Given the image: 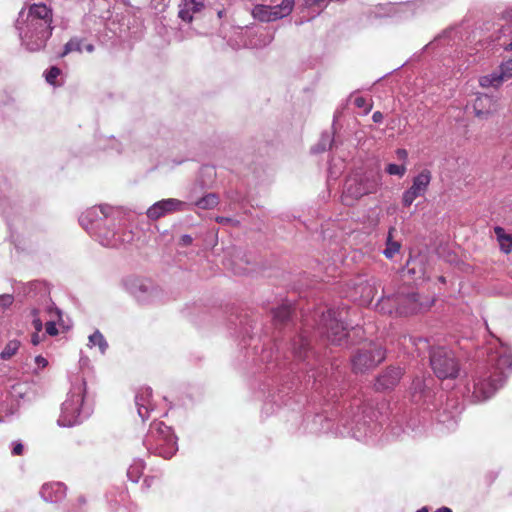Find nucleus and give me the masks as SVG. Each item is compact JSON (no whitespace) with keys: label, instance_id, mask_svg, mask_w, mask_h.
<instances>
[{"label":"nucleus","instance_id":"nucleus-37","mask_svg":"<svg viewBox=\"0 0 512 512\" xmlns=\"http://www.w3.org/2000/svg\"><path fill=\"white\" fill-rule=\"evenodd\" d=\"M13 303V297L11 295H1L0 296V305L3 307H8Z\"/></svg>","mask_w":512,"mask_h":512},{"label":"nucleus","instance_id":"nucleus-8","mask_svg":"<svg viewBox=\"0 0 512 512\" xmlns=\"http://www.w3.org/2000/svg\"><path fill=\"white\" fill-rule=\"evenodd\" d=\"M382 185V176L380 172H367L360 180H353L348 182L346 192L354 199L369 194L376 193Z\"/></svg>","mask_w":512,"mask_h":512},{"label":"nucleus","instance_id":"nucleus-10","mask_svg":"<svg viewBox=\"0 0 512 512\" xmlns=\"http://www.w3.org/2000/svg\"><path fill=\"white\" fill-rule=\"evenodd\" d=\"M186 202L178 199L169 198L156 202L147 210V217L151 220H157L166 214L183 211L187 208Z\"/></svg>","mask_w":512,"mask_h":512},{"label":"nucleus","instance_id":"nucleus-36","mask_svg":"<svg viewBox=\"0 0 512 512\" xmlns=\"http://www.w3.org/2000/svg\"><path fill=\"white\" fill-rule=\"evenodd\" d=\"M24 452V446L20 442H15L12 448V455L21 456Z\"/></svg>","mask_w":512,"mask_h":512},{"label":"nucleus","instance_id":"nucleus-33","mask_svg":"<svg viewBox=\"0 0 512 512\" xmlns=\"http://www.w3.org/2000/svg\"><path fill=\"white\" fill-rule=\"evenodd\" d=\"M375 281H372V283L370 281H367V286H366V289H367V292H366V300L367 302H371L372 299L374 298L375 294L377 293V288L375 286Z\"/></svg>","mask_w":512,"mask_h":512},{"label":"nucleus","instance_id":"nucleus-34","mask_svg":"<svg viewBox=\"0 0 512 512\" xmlns=\"http://www.w3.org/2000/svg\"><path fill=\"white\" fill-rule=\"evenodd\" d=\"M31 314L33 317L32 324L34 326V329L36 332H40L42 330L43 324H42L41 319L38 316V310L33 309Z\"/></svg>","mask_w":512,"mask_h":512},{"label":"nucleus","instance_id":"nucleus-3","mask_svg":"<svg viewBox=\"0 0 512 512\" xmlns=\"http://www.w3.org/2000/svg\"><path fill=\"white\" fill-rule=\"evenodd\" d=\"M430 365L439 379H455L460 372L459 360L446 347H434L430 352Z\"/></svg>","mask_w":512,"mask_h":512},{"label":"nucleus","instance_id":"nucleus-5","mask_svg":"<svg viewBox=\"0 0 512 512\" xmlns=\"http://www.w3.org/2000/svg\"><path fill=\"white\" fill-rule=\"evenodd\" d=\"M342 314L343 311L328 309L321 315L319 329L321 333L326 335L327 340L335 345L345 344L348 336L347 327L344 325Z\"/></svg>","mask_w":512,"mask_h":512},{"label":"nucleus","instance_id":"nucleus-41","mask_svg":"<svg viewBox=\"0 0 512 512\" xmlns=\"http://www.w3.org/2000/svg\"><path fill=\"white\" fill-rule=\"evenodd\" d=\"M396 155L400 160H406L408 157V152L405 149L399 148L396 150Z\"/></svg>","mask_w":512,"mask_h":512},{"label":"nucleus","instance_id":"nucleus-19","mask_svg":"<svg viewBox=\"0 0 512 512\" xmlns=\"http://www.w3.org/2000/svg\"><path fill=\"white\" fill-rule=\"evenodd\" d=\"M494 233L497 237L500 250L505 254H510L512 252V234H507L504 228L500 226L494 228Z\"/></svg>","mask_w":512,"mask_h":512},{"label":"nucleus","instance_id":"nucleus-7","mask_svg":"<svg viewBox=\"0 0 512 512\" xmlns=\"http://www.w3.org/2000/svg\"><path fill=\"white\" fill-rule=\"evenodd\" d=\"M434 304V299L422 297L411 288H403L399 291V316L413 315L429 309Z\"/></svg>","mask_w":512,"mask_h":512},{"label":"nucleus","instance_id":"nucleus-18","mask_svg":"<svg viewBox=\"0 0 512 512\" xmlns=\"http://www.w3.org/2000/svg\"><path fill=\"white\" fill-rule=\"evenodd\" d=\"M83 403V397L80 394H74L71 398L62 404L63 413H69L72 418H76Z\"/></svg>","mask_w":512,"mask_h":512},{"label":"nucleus","instance_id":"nucleus-15","mask_svg":"<svg viewBox=\"0 0 512 512\" xmlns=\"http://www.w3.org/2000/svg\"><path fill=\"white\" fill-rule=\"evenodd\" d=\"M473 107L478 117H486L497 110V103L491 96L480 94L475 99Z\"/></svg>","mask_w":512,"mask_h":512},{"label":"nucleus","instance_id":"nucleus-30","mask_svg":"<svg viewBox=\"0 0 512 512\" xmlns=\"http://www.w3.org/2000/svg\"><path fill=\"white\" fill-rule=\"evenodd\" d=\"M61 74V70L56 67V66H52L45 74V79L46 81L51 84V85H55L56 84V79L58 78V76Z\"/></svg>","mask_w":512,"mask_h":512},{"label":"nucleus","instance_id":"nucleus-29","mask_svg":"<svg viewBox=\"0 0 512 512\" xmlns=\"http://www.w3.org/2000/svg\"><path fill=\"white\" fill-rule=\"evenodd\" d=\"M406 166L405 165H398V164H388L386 167V172L389 175H396L399 177H402L406 173Z\"/></svg>","mask_w":512,"mask_h":512},{"label":"nucleus","instance_id":"nucleus-11","mask_svg":"<svg viewBox=\"0 0 512 512\" xmlns=\"http://www.w3.org/2000/svg\"><path fill=\"white\" fill-rule=\"evenodd\" d=\"M403 371L400 367H389L383 371L376 379L375 389L384 391L393 389L400 381Z\"/></svg>","mask_w":512,"mask_h":512},{"label":"nucleus","instance_id":"nucleus-50","mask_svg":"<svg viewBox=\"0 0 512 512\" xmlns=\"http://www.w3.org/2000/svg\"><path fill=\"white\" fill-rule=\"evenodd\" d=\"M417 512H428L426 508L419 509Z\"/></svg>","mask_w":512,"mask_h":512},{"label":"nucleus","instance_id":"nucleus-23","mask_svg":"<svg viewBox=\"0 0 512 512\" xmlns=\"http://www.w3.org/2000/svg\"><path fill=\"white\" fill-rule=\"evenodd\" d=\"M291 312V305L283 304L273 311V319L277 324H284L290 319Z\"/></svg>","mask_w":512,"mask_h":512},{"label":"nucleus","instance_id":"nucleus-51","mask_svg":"<svg viewBox=\"0 0 512 512\" xmlns=\"http://www.w3.org/2000/svg\"><path fill=\"white\" fill-rule=\"evenodd\" d=\"M439 280H440L441 282H443V283L445 282V278H444L443 276H441V277L439 278Z\"/></svg>","mask_w":512,"mask_h":512},{"label":"nucleus","instance_id":"nucleus-31","mask_svg":"<svg viewBox=\"0 0 512 512\" xmlns=\"http://www.w3.org/2000/svg\"><path fill=\"white\" fill-rule=\"evenodd\" d=\"M500 70H501V74L503 75L504 79L511 78L512 77V58L503 62L500 65Z\"/></svg>","mask_w":512,"mask_h":512},{"label":"nucleus","instance_id":"nucleus-28","mask_svg":"<svg viewBox=\"0 0 512 512\" xmlns=\"http://www.w3.org/2000/svg\"><path fill=\"white\" fill-rule=\"evenodd\" d=\"M81 52V41L78 39H71L68 41L65 46L63 52L60 54V57L63 58L71 52Z\"/></svg>","mask_w":512,"mask_h":512},{"label":"nucleus","instance_id":"nucleus-24","mask_svg":"<svg viewBox=\"0 0 512 512\" xmlns=\"http://www.w3.org/2000/svg\"><path fill=\"white\" fill-rule=\"evenodd\" d=\"M218 203H219L218 196L214 193H209V194L203 196L202 198H200L199 200H197L194 203V205L200 209L208 210V209H213L214 207H216L218 205Z\"/></svg>","mask_w":512,"mask_h":512},{"label":"nucleus","instance_id":"nucleus-39","mask_svg":"<svg viewBox=\"0 0 512 512\" xmlns=\"http://www.w3.org/2000/svg\"><path fill=\"white\" fill-rule=\"evenodd\" d=\"M502 19H504L506 22L508 23H512V7L511 8H508L506 9L503 13H502Z\"/></svg>","mask_w":512,"mask_h":512},{"label":"nucleus","instance_id":"nucleus-38","mask_svg":"<svg viewBox=\"0 0 512 512\" xmlns=\"http://www.w3.org/2000/svg\"><path fill=\"white\" fill-rule=\"evenodd\" d=\"M192 241H193L192 237L190 235H187V234L182 235L181 238H180V244L182 246H189V245L192 244Z\"/></svg>","mask_w":512,"mask_h":512},{"label":"nucleus","instance_id":"nucleus-45","mask_svg":"<svg viewBox=\"0 0 512 512\" xmlns=\"http://www.w3.org/2000/svg\"><path fill=\"white\" fill-rule=\"evenodd\" d=\"M38 333H39V332H36V331H35V333H34V334L32 335V337H31V342H32V344H33V345H35V346H36V345H38V344L40 343V341H41L40 336H39V334H38Z\"/></svg>","mask_w":512,"mask_h":512},{"label":"nucleus","instance_id":"nucleus-9","mask_svg":"<svg viewBox=\"0 0 512 512\" xmlns=\"http://www.w3.org/2000/svg\"><path fill=\"white\" fill-rule=\"evenodd\" d=\"M432 180V173L428 169H423L412 180V185L409 189L405 190L402 195V204L404 207H410L414 200L423 196L430 185Z\"/></svg>","mask_w":512,"mask_h":512},{"label":"nucleus","instance_id":"nucleus-17","mask_svg":"<svg viewBox=\"0 0 512 512\" xmlns=\"http://www.w3.org/2000/svg\"><path fill=\"white\" fill-rule=\"evenodd\" d=\"M294 5V0H282L280 4L271 6L273 20L276 21L290 15L293 11Z\"/></svg>","mask_w":512,"mask_h":512},{"label":"nucleus","instance_id":"nucleus-1","mask_svg":"<svg viewBox=\"0 0 512 512\" xmlns=\"http://www.w3.org/2000/svg\"><path fill=\"white\" fill-rule=\"evenodd\" d=\"M53 12L43 3L29 5L19 13L16 28L22 44L30 52H38L45 48L53 32Z\"/></svg>","mask_w":512,"mask_h":512},{"label":"nucleus","instance_id":"nucleus-27","mask_svg":"<svg viewBox=\"0 0 512 512\" xmlns=\"http://www.w3.org/2000/svg\"><path fill=\"white\" fill-rule=\"evenodd\" d=\"M89 342L93 346H98L102 352H104L108 346L104 336L99 331H95L89 336Z\"/></svg>","mask_w":512,"mask_h":512},{"label":"nucleus","instance_id":"nucleus-25","mask_svg":"<svg viewBox=\"0 0 512 512\" xmlns=\"http://www.w3.org/2000/svg\"><path fill=\"white\" fill-rule=\"evenodd\" d=\"M309 348V341L300 335L297 340L294 342V353L296 356H298L300 359H304L307 355V351Z\"/></svg>","mask_w":512,"mask_h":512},{"label":"nucleus","instance_id":"nucleus-48","mask_svg":"<svg viewBox=\"0 0 512 512\" xmlns=\"http://www.w3.org/2000/svg\"><path fill=\"white\" fill-rule=\"evenodd\" d=\"M217 15L219 18H222L224 16V10L218 11Z\"/></svg>","mask_w":512,"mask_h":512},{"label":"nucleus","instance_id":"nucleus-40","mask_svg":"<svg viewBox=\"0 0 512 512\" xmlns=\"http://www.w3.org/2000/svg\"><path fill=\"white\" fill-rule=\"evenodd\" d=\"M75 502L76 507L81 508L86 505L87 500L84 495H79L77 496Z\"/></svg>","mask_w":512,"mask_h":512},{"label":"nucleus","instance_id":"nucleus-22","mask_svg":"<svg viewBox=\"0 0 512 512\" xmlns=\"http://www.w3.org/2000/svg\"><path fill=\"white\" fill-rule=\"evenodd\" d=\"M504 80L505 79H504L503 75L501 74V72L500 73H492V74L480 77L479 84L483 88H488V87L497 88L502 84V82Z\"/></svg>","mask_w":512,"mask_h":512},{"label":"nucleus","instance_id":"nucleus-12","mask_svg":"<svg viewBox=\"0 0 512 512\" xmlns=\"http://www.w3.org/2000/svg\"><path fill=\"white\" fill-rule=\"evenodd\" d=\"M151 398L152 390L148 387L139 389L135 396L138 414L143 421L149 417V412L152 410Z\"/></svg>","mask_w":512,"mask_h":512},{"label":"nucleus","instance_id":"nucleus-14","mask_svg":"<svg viewBox=\"0 0 512 512\" xmlns=\"http://www.w3.org/2000/svg\"><path fill=\"white\" fill-rule=\"evenodd\" d=\"M67 487L60 482L47 483L42 486L41 495L47 502H58L65 498Z\"/></svg>","mask_w":512,"mask_h":512},{"label":"nucleus","instance_id":"nucleus-4","mask_svg":"<svg viewBox=\"0 0 512 512\" xmlns=\"http://www.w3.org/2000/svg\"><path fill=\"white\" fill-rule=\"evenodd\" d=\"M385 359V351L375 342L364 343L351 358L354 373H365L377 367Z\"/></svg>","mask_w":512,"mask_h":512},{"label":"nucleus","instance_id":"nucleus-35","mask_svg":"<svg viewBox=\"0 0 512 512\" xmlns=\"http://www.w3.org/2000/svg\"><path fill=\"white\" fill-rule=\"evenodd\" d=\"M46 333L50 336L58 335V329L56 328V324L53 321H48L45 324Z\"/></svg>","mask_w":512,"mask_h":512},{"label":"nucleus","instance_id":"nucleus-21","mask_svg":"<svg viewBox=\"0 0 512 512\" xmlns=\"http://www.w3.org/2000/svg\"><path fill=\"white\" fill-rule=\"evenodd\" d=\"M251 14L253 18L261 22L274 21L271 12V6L269 5L257 4L253 7Z\"/></svg>","mask_w":512,"mask_h":512},{"label":"nucleus","instance_id":"nucleus-49","mask_svg":"<svg viewBox=\"0 0 512 512\" xmlns=\"http://www.w3.org/2000/svg\"><path fill=\"white\" fill-rule=\"evenodd\" d=\"M87 50L90 51V52L93 51V46L92 45H88L87 46Z\"/></svg>","mask_w":512,"mask_h":512},{"label":"nucleus","instance_id":"nucleus-6","mask_svg":"<svg viewBox=\"0 0 512 512\" xmlns=\"http://www.w3.org/2000/svg\"><path fill=\"white\" fill-rule=\"evenodd\" d=\"M156 441L155 451L164 459H170L177 451V439L171 428L163 422L154 423L150 430Z\"/></svg>","mask_w":512,"mask_h":512},{"label":"nucleus","instance_id":"nucleus-13","mask_svg":"<svg viewBox=\"0 0 512 512\" xmlns=\"http://www.w3.org/2000/svg\"><path fill=\"white\" fill-rule=\"evenodd\" d=\"M205 5L202 0H182L179 5L178 16L181 20L191 23L193 15L201 12Z\"/></svg>","mask_w":512,"mask_h":512},{"label":"nucleus","instance_id":"nucleus-2","mask_svg":"<svg viewBox=\"0 0 512 512\" xmlns=\"http://www.w3.org/2000/svg\"><path fill=\"white\" fill-rule=\"evenodd\" d=\"M490 368H484L477 372L474 379L473 396L478 401H484L494 395L501 388L512 371V355L504 352L497 358Z\"/></svg>","mask_w":512,"mask_h":512},{"label":"nucleus","instance_id":"nucleus-32","mask_svg":"<svg viewBox=\"0 0 512 512\" xmlns=\"http://www.w3.org/2000/svg\"><path fill=\"white\" fill-rule=\"evenodd\" d=\"M354 104L358 108H364V112L366 114H368L371 111L372 107H373L372 103H367V101H366V99L364 97H357V98H355Z\"/></svg>","mask_w":512,"mask_h":512},{"label":"nucleus","instance_id":"nucleus-42","mask_svg":"<svg viewBox=\"0 0 512 512\" xmlns=\"http://www.w3.org/2000/svg\"><path fill=\"white\" fill-rule=\"evenodd\" d=\"M383 114L380 111H376L372 115V119L375 123H380L383 120Z\"/></svg>","mask_w":512,"mask_h":512},{"label":"nucleus","instance_id":"nucleus-26","mask_svg":"<svg viewBox=\"0 0 512 512\" xmlns=\"http://www.w3.org/2000/svg\"><path fill=\"white\" fill-rule=\"evenodd\" d=\"M19 347H20V342L18 340L9 341L0 354L1 358L4 360L10 359L12 356H14L17 353Z\"/></svg>","mask_w":512,"mask_h":512},{"label":"nucleus","instance_id":"nucleus-47","mask_svg":"<svg viewBox=\"0 0 512 512\" xmlns=\"http://www.w3.org/2000/svg\"><path fill=\"white\" fill-rule=\"evenodd\" d=\"M504 50L506 51H512V42L507 44L505 47H504Z\"/></svg>","mask_w":512,"mask_h":512},{"label":"nucleus","instance_id":"nucleus-16","mask_svg":"<svg viewBox=\"0 0 512 512\" xmlns=\"http://www.w3.org/2000/svg\"><path fill=\"white\" fill-rule=\"evenodd\" d=\"M399 292L392 296L383 297L377 303V310L380 313L399 316Z\"/></svg>","mask_w":512,"mask_h":512},{"label":"nucleus","instance_id":"nucleus-46","mask_svg":"<svg viewBox=\"0 0 512 512\" xmlns=\"http://www.w3.org/2000/svg\"><path fill=\"white\" fill-rule=\"evenodd\" d=\"M434 512H452V510L448 507H441Z\"/></svg>","mask_w":512,"mask_h":512},{"label":"nucleus","instance_id":"nucleus-20","mask_svg":"<svg viewBox=\"0 0 512 512\" xmlns=\"http://www.w3.org/2000/svg\"><path fill=\"white\" fill-rule=\"evenodd\" d=\"M396 232L395 227H391L388 231L387 240H386V248L384 250V255L391 259L393 258L397 253H399L401 249L400 242L393 239L394 233Z\"/></svg>","mask_w":512,"mask_h":512},{"label":"nucleus","instance_id":"nucleus-43","mask_svg":"<svg viewBox=\"0 0 512 512\" xmlns=\"http://www.w3.org/2000/svg\"><path fill=\"white\" fill-rule=\"evenodd\" d=\"M35 361L42 368H44V367H46L48 365V361L44 357H42V356H37L35 358Z\"/></svg>","mask_w":512,"mask_h":512},{"label":"nucleus","instance_id":"nucleus-44","mask_svg":"<svg viewBox=\"0 0 512 512\" xmlns=\"http://www.w3.org/2000/svg\"><path fill=\"white\" fill-rule=\"evenodd\" d=\"M216 222L219 224H228V223L232 222V219L228 218V217L219 216V217H216Z\"/></svg>","mask_w":512,"mask_h":512}]
</instances>
